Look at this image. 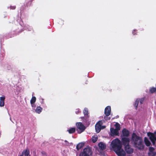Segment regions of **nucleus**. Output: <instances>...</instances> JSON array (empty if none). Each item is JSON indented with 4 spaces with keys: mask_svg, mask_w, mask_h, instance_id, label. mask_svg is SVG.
Wrapping results in <instances>:
<instances>
[{
    "mask_svg": "<svg viewBox=\"0 0 156 156\" xmlns=\"http://www.w3.org/2000/svg\"><path fill=\"white\" fill-rule=\"evenodd\" d=\"M117 118V116H116V118Z\"/></svg>",
    "mask_w": 156,
    "mask_h": 156,
    "instance_id": "e433bc0d",
    "label": "nucleus"
},
{
    "mask_svg": "<svg viewBox=\"0 0 156 156\" xmlns=\"http://www.w3.org/2000/svg\"><path fill=\"white\" fill-rule=\"evenodd\" d=\"M147 135L149 137L150 140H156V132L154 133L149 132L147 133Z\"/></svg>",
    "mask_w": 156,
    "mask_h": 156,
    "instance_id": "39448f33",
    "label": "nucleus"
},
{
    "mask_svg": "<svg viewBox=\"0 0 156 156\" xmlns=\"http://www.w3.org/2000/svg\"><path fill=\"white\" fill-rule=\"evenodd\" d=\"M80 112V109H76V114H78Z\"/></svg>",
    "mask_w": 156,
    "mask_h": 156,
    "instance_id": "473e14b6",
    "label": "nucleus"
},
{
    "mask_svg": "<svg viewBox=\"0 0 156 156\" xmlns=\"http://www.w3.org/2000/svg\"><path fill=\"white\" fill-rule=\"evenodd\" d=\"M125 150L126 152L128 154H131L132 153L133 151V149L129 145H127L125 146Z\"/></svg>",
    "mask_w": 156,
    "mask_h": 156,
    "instance_id": "423d86ee",
    "label": "nucleus"
},
{
    "mask_svg": "<svg viewBox=\"0 0 156 156\" xmlns=\"http://www.w3.org/2000/svg\"><path fill=\"white\" fill-rule=\"evenodd\" d=\"M92 153L91 148L88 147L83 149V151L80 152L79 156H91Z\"/></svg>",
    "mask_w": 156,
    "mask_h": 156,
    "instance_id": "7ed1b4c3",
    "label": "nucleus"
},
{
    "mask_svg": "<svg viewBox=\"0 0 156 156\" xmlns=\"http://www.w3.org/2000/svg\"><path fill=\"white\" fill-rule=\"evenodd\" d=\"M108 116H106L105 115V116L104 117V119L106 120H110V117H108Z\"/></svg>",
    "mask_w": 156,
    "mask_h": 156,
    "instance_id": "cd10ccee",
    "label": "nucleus"
},
{
    "mask_svg": "<svg viewBox=\"0 0 156 156\" xmlns=\"http://www.w3.org/2000/svg\"><path fill=\"white\" fill-rule=\"evenodd\" d=\"M117 118V116H116V118Z\"/></svg>",
    "mask_w": 156,
    "mask_h": 156,
    "instance_id": "c9c22d12",
    "label": "nucleus"
},
{
    "mask_svg": "<svg viewBox=\"0 0 156 156\" xmlns=\"http://www.w3.org/2000/svg\"><path fill=\"white\" fill-rule=\"evenodd\" d=\"M98 146L99 148L101 150H104L106 148V146L105 143L100 142L98 144Z\"/></svg>",
    "mask_w": 156,
    "mask_h": 156,
    "instance_id": "9b49d317",
    "label": "nucleus"
},
{
    "mask_svg": "<svg viewBox=\"0 0 156 156\" xmlns=\"http://www.w3.org/2000/svg\"><path fill=\"white\" fill-rule=\"evenodd\" d=\"M98 139V136H93L91 138L92 141L93 143H95Z\"/></svg>",
    "mask_w": 156,
    "mask_h": 156,
    "instance_id": "4be33fe9",
    "label": "nucleus"
},
{
    "mask_svg": "<svg viewBox=\"0 0 156 156\" xmlns=\"http://www.w3.org/2000/svg\"><path fill=\"white\" fill-rule=\"evenodd\" d=\"M15 8H16V6H12V7L10 6V9H15Z\"/></svg>",
    "mask_w": 156,
    "mask_h": 156,
    "instance_id": "72a5a7b5",
    "label": "nucleus"
},
{
    "mask_svg": "<svg viewBox=\"0 0 156 156\" xmlns=\"http://www.w3.org/2000/svg\"><path fill=\"white\" fill-rule=\"evenodd\" d=\"M43 108L41 107L38 106L37 107L35 110V112L38 114L40 113L42 111Z\"/></svg>",
    "mask_w": 156,
    "mask_h": 156,
    "instance_id": "dca6fc26",
    "label": "nucleus"
},
{
    "mask_svg": "<svg viewBox=\"0 0 156 156\" xmlns=\"http://www.w3.org/2000/svg\"><path fill=\"white\" fill-rule=\"evenodd\" d=\"M122 135L123 136L128 137L129 135V131L126 129H124L122 131Z\"/></svg>",
    "mask_w": 156,
    "mask_h": 156,
    "instance_id": "f8f14e48",
    "label": "nucleus"
},
{
    "mask_svg": "<svg viewBox=\"0 0 156 156\" xmlns=\"http://www.w3.org/2000/svg\"><path fill=\"white\" fill-rule=\"evenodd\" d=\"M83 113L84 115H88V109L87 108H85L84 110L83 111Z\"/></svg>",
    "mask_w": 156,
    "mask_h": 156,
    "instance_id": "b1692460",
    "label": "nucleus"
},
{
    "mask_svg": "<svg viewBox=\"0 0 156 156\" xmlns=\"http://www.w3.org/2000/svg\"><path fill=\"white\" fill-rule=\"evenodd\" d=\"M156 92V87H152L149 90V93L151 94H153Z\"/></svg>",
    "mask_w": 156,
    "mask_h": 156,
    "instance_id": "aec40b11",
    "label": "nucleus"
},
{
    "mask_svg": "<svg viewBox=\"0 0 156 156\" xmlns=\"http://www.w3.org/2000/svg\"><path fill=\"white\" fill-rule=\"evenodd\" d=\"M84 145V144L82 143H79L77 145L76 148L77 150H79L82 148Z\"/></svg>",
    "mask_w": 156,
    "mask_h": 156,
    "instance_id": "f3484780",
    "label": "nucleus"
},
{
    "mask_svg": "<svg viewBox=\"0 0 156 156\" xmlns=\"http://www.w3.org/2000/svg\"><path fill=\"white\" fill-rule=\"evenodd\" d=\"M111 135L112 136L118 135L119 134V132L118 130L114 129L113 128H110Z\"/></svg>",
    "mask_w": 156,
    "mask_h": 156,
    "instance_id": "1a4fd4ad",
    "label": "nucleus"
},
{
    "mask_svg": "<svg viewBox=\"0 0 156 156\" xmlns=\"http://www.w3.org/2000/svg\"><path fill=\"white\" fill-rule=\"evenodd\" d=\"M30 151L29 149L27 148L23 151L22 154L18 156H30Z\"/></svg>",
    "mask_w": 156,
    "mask_h": 156,
    "instance_id": "0eeeda50",
    "label": "nucleus"
},
{
    "mask_svg": "<svg viewBox=\"0 0 156 156\" xmlns=\"http://www.w3.org/2000/svg\"><path fill=\"white\" fill-rule=\"evenodd\" d=\"M69 133L72 134L74 133L76 131V129L74 127H72L67 130Z\"/></svg>",
    "mask_w": 156,
    "mask_h": 156,
    "instance_id": "a211bd4d",
    "label": "nucleus"
},
{
    "mask_svg": "<svg viewBox=\"0 0 156 156\" xmlns=\"http://www.w3.org/2000/svg\"><path fill=\"white\" fill-rule=\"evenodd\" d=\"M137 30H133V32L132 33H133V34L134 35H135V34H136V32Z\"/></svg>",
    "mask_w": 156,
    "mask_h": 156,
    "instance_id": "2f4dec72",
    "label": "nucleus"
},
{
    "mask_svg": "<svg viewBox=\"0 0 156 156\" xmlns=\"http://www.w3.org/2000/svg\"><path fill=\"white\" fill-rule=\"evenodd\" d=\"M76 126L77 129H76L78 133L80 134L83 132L86 129L85 126L81 122H76Z\"/></svg>",
    "mask_w": 156,
    "mask_h": 156,
    "instance_id": "20e7f679",
    "label": "nucleus"
},
{
    "mask_svg": "<svg viewBox=\"0 0 156 156\" xmlns=\"http://www.w3.org/2000/svg\"><path fill=\"white\" fill-rule=\"evenodd\" d=\"M144 141L146 146L147 147L150 146L151 144V143L150 141L148 140V138L146 137H145L144 138Z\"/></svg>",
    "mask_w": 156,
    "mask_h": 156,
    "instance_id": "2eb2a0df",
    "label": "nucleus"
},
{
    "mask_svg": "<svg viewBox=\"0 0 156 156\" xmlns=\"http://www.w3.org/2000/svg\"><path fill=\"white\" fill-rule=\"evenodd\" d=\"M95 130H96V132L97 133H98L99 132H100V131L101 129V127H99L98 126H95Z\"/></svg>",
    "mask_w": 156,
    "mask_h": 156,
    "instance_id": "393cba45",
    "label": "nucleus"
},
{
    "mask_svg": "<svg viewBox=\"0 0 156 156\" xmlns=\"http://www.w3.org/2000/svg\"><path fill=\"white\" fill-rule=\"evenodd\" d=\"M41 154H42L43 156H47V154L46 152L44 151H42Z\"/></svg>",
    "mask_w": 156,
    "mask_h": 156,
    "instance_id": "7c9ffc66",
    "label": "nucleus"
},
{
    "mask_svg": "<svg viewBox=\"0 0 156 156\" xmlns=\"http://www.w3.org/2000/svg\"><path fill=\"white\" fill-rule=\"evenodd\" d=\"M83 120L85 122H88L89 120V115H85L84 117H81L80 118Z\"/></svg>",
    "mask_w": 156,
    "mask_h": 156,
    "instance_id": "4468645a",
    "label": "nucleus"
},
{
    "mask_svg": "<svg viewBox=\"0 0 156 156\" xmlns=\"http://www.w3.org/2000/svg\"><path fill=\"white\" fill-rule=\"evenodd\" d=\"M65 142L66 143V145H68L69 144V143L68 142L67 140H65Z\"/></svg>",
    "mask_w": 156,
    "mask_h": 156,
    "instance_id": "f704fd0d",
    "label": "nucleus"
},
{
    "mask_svg": "<svg viewBox=\"0 0 156 156\" xmlns=\"http://www.w3.org/2000/svg\"><path fill=\"white\" fill-rule=\"evenodd\" d=\"M131 144L135 148L141 150L144 149V145L142 138L133 133L131 138Z\"/></svg>",
    "mask_w": 156,
    "mask_h": 156,
    "instance_id": "f03ea898",
    "label": "nucleus"
},
{
    "mask_svg": "<svg viewBox=\"0 0 156 156\" xmlns=\"http://www.w3.org/2000/svg\"><path fill=\"white\" fill-rule=\"evenodd\" d=\"M139 100L138 99H136V100L135 101V102L134 103L133 105L134 106V107L135 108L136 110L137 109L138 106V105L139 104Z\"/></svg>",
    "mask_w": 156,
    "mask_h": 156,
    "instance_id": "6ab92c4d",
    "label": "nucleus"
},
{
    "mask_svg": "<svg viewBox=\"0 0 156 156\" xmlns=\"http://www.w3.org/2000/svg\"><path fill=\"white\" fill-rule=\"evenodd\" d=\"M154 148L152 147H150L149 148V151L151 152H153L154 151Z\"/></svg>",
    "mask_w": 156,
    "mask_h": 156,
    "instance_id": "bb28decb",
    "label": "nucleus"
},
{
    "mask_svg": "<svg viewBox=\"0 0 156 156\" xmlns=\"http://www.w3.org/2000/svg\"><path fill=\"white\" fill-rule=\"evenodd\" d=\"M151 141L152 142L153 145L155 146V145H156L155 141H156V140H151Z\"/></svg>",
    "mask_w": 156,
    "mask_h": 156,
    "instance_id": "c85d7f7f",
    "label": "nucleus"
},
{
    "mask_svg": "<svg viewBox=\"0 0 156 156\" xmlns=\"http://www.w3.org/2000/svg\"><path fill=\"white\" fill-rule=\"evenodd\" d=\"M36 99L35 97L33 96L30 101V103L32 105L36 102Z\"/></svg>",
    "mask_w": 156,
    "mask_h": 156,
    "instance_id": "412c9836",
    "label": "nucleus"
},
{
    "mask_svg": "<svg viewBox=\"0 0 156 156\" xmlns=\"http://www.w3.org/2000/svg\"><path fill=\"white\" fill-rule=\"evenodd\" d=\"M115 129L119 131L120 129V125L118 122H116L115 125Z\"/></svg>",
    "mask_w": 156,
    "mask_h": 156,
    "instance_id": "5701e85b",
    "label": "nucleus"
},
{
    "mask_svg": "<svg viewBox=\"0 0 156 156\" xmlns=\"http://www.w3.org/2000/svg\"><path fill=\"white\" fill-rule=\"evenodd\" d=\"M122 141L124 146H126L127 145H129V138L127 137H122Z\"/></svg>",
    "mask_w": 156,
    "mask_h": 156,
    "instance_id": "6e6552de",
    "label": "nucleus"
},
{
    "mask_svg": "<svg viewBox=\"0 0 156 156\" xmlns=\"http://www.w3.org/2000/svg\"><path fill=\"white\" fill-rule=\"evenodd\" d=\"M111 108L110 106H108L105 109V114L106 116H109L111 113Z\"/></svg>",
    "mask_w": 156,
    "mask_h": 156,
    "instance_id": "9d476101",
    "label": "nucleus"
},
{
    "mask_svg": "<svg viewBox=\"0 0 156 156\" xmlns=\"http://www.w3.org/2000/svg\"><path fill=\"white\" fill-rule=\"evenodd\" d=\"M111 145L114 151L118 156H125L126 153L122 149V144L119 140L116 138L113 140Z\"/></svg>",
    "mask_w": 156,
    "mask_h": 156,
    "instance_id": "f257e3e1",
    "label": "nucleus"
},
{
    "mask_svg": "<svg viewBox=\"0 0 156 156\" xmlns=\"http://www.w3.org/2000/svg\"><path fill=\"white\" fill-rule=\"evenodd\" d=\"M5 99V97L3 96L0 98V106H3L4 105V100Z\"/></svg>",
    "mask_w": 156,
    "mask_h": 156,
    "instance_id": "ddd939ff",
    "label": "nucleus"
},
{
    "mask_svg": "<svg viewBox=\"0 0 156 156\" xmlns=\"http://www.w3.org/2000/svg\"><path fill=\"white\" fill-rule=\"evenodd\" d=\"M102 123L101 121H99L98 123H96L95 126H99V127H101Z\"/></svg>",
    "mask_w": 156,
    "mask_h": 156,
    "instance_id": "a878e982",
    "label": "nucleus"
},
{
    "mask_svg": "<svg viewBox=\"0 0 156 156\" xmlns=\"http://www.w3.org/2000/svg\"><path fill=\"white\" fill-rule=\"evenodd\" d=\"M144 99L143 98L140 99V104H142L143 103V102L144 101Z\"/></svg>",
    "mask_w": 156,
    "mask_h": 156,
    "instance_id": "c756f323",
    "label": "nucleus"
}]
</instances>
